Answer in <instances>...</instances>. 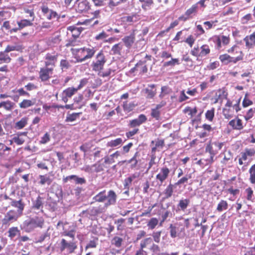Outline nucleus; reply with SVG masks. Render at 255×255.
<instances>
[{
  "instance_id": "72a5a7b5",
  "label": "nucleus",
  "mask_w": 255,
  "mask_h": 255,
  "mask_svg": "<svg viewBox=\"0 0 255 255\" xmlns=\"http://www.w3.org/2000/svg\"><path fill=\"white\" fill-rule=\"evenodd\" d=\"M139 1L142 3L141 7L144 10L150 9L153 4L152 0H139Z\"/></svg>"
},
{
  "instance_id": "aec40b11",
  "label": "nucleus",
  "mask_w": 255,
  "mask_h": 255,
  "mask_svg": "<svg viewBox=\"0 0 255 255\" xmlns=\"http://www.w3.org/2000/svg\"><path fill=\"white\" fill-rule=\"evenodd\" d=\"M134 40L135 36L134 34H130L129 35L126 36L122 39L125 45L128 48L131 46L134 41Z\"/></svg>"
},
{
  "instance_id": "7c9ffc66",
  "label": "nucleus",
  "mask_w": 255,
  "mask_h": 255,
  "mask_svg": "<svg viewBox=\"0 0 255 255\" xmlns=\"http://www.w3.org/2000/svg\"><path fill=\"white\" fill-rule=\"evenodd\" d=\"M138 155V152H136L134 155V156L129 160L128 161H124V162H127L128 163H130V168L133 169L135 168L137 164V160L136 159L137 156Z\"/></svg>"
},
{
  "instance_id": "e433bc0d",
  "label": "nucleus",
  "mask_w": 255,
  "mask_h": 255,
  "mask_svg": "<svg viewBox=\"0 0 255 255\" xmlns=\"http://www.w3.org/2000/svg\"><path fill=\"white\" fill-rule=\"evenodd\" d=\"M249 180L252 184L255 183V164L253 165L249 169Z\"/></svg>"
},
{
  "instance_id": "ea45409f",
  "label": "nucleus",
  "mask_w": 255,
  "mask_h": 255,
  "mask_svg": "<svg viewBox=\"0 0 255 255\" xmlns=\"http://www.w3.org/2000/svg\"><path fill=\"white\" fill-rule=\"evenodd\" d=\"M201 51L199 54V57H204L208 54L210 52L209 46L203 45L201 47Z\"/></svg>"
},
{
  "instance_id": "412c9836",
  "label": "nucleus",
  "mask_w": 255,
  "mask_h": 255,
  "mask_svg": "<svg viewBox=\"0 0 255 255\" xmlns=\"http://www.w3.org/2000/svg\"><path fill=\"white\" fill-rule=\"evenodd\" d=\"M176 186L175 184H172L170 183L164 191L165 197L163 198V199H167L171 197L173 193V189L176 187Z\"/></svg>"
},
{
  "instance_id": "774afa93",
  "label": "nucleus",
  "mask_w": 255,
  "mask_h": 255,
  "mask_svg": "<svg viewBox=\"0 0 255 255\" xmlns=\"http://www.w3.org/2000/svg\"><path fill=\"white\" fill-rule=\"evenodd\" d=\"M247 194V199L248 200H251L253 195V190L251 187L247 188L245 190Z\"/></svg>"
},
{
  "instance_id": "9b49d317",
  "label": "nucleus",
  "mask_w": 255,
  "mask_h": 255,
  "mask_svg": "<svg viewBox=\"0 0 255 255\" xmlns=\"http://www.w3.org/2000/svg\"><path fill=\"white\" fill-rule=\"evenodd\" d=\"M10 205L11 206L17 209V212H16L17 214H18L19 215H22L25 204L22 201L21 199H20L18 201L15 200L14 199L11 200Z\"/></svg>"
},
{
  "instance_id": "f8f14e48",
  "label": "nucleus",
  "mask_w": 255,
  "mask_h": 255,
  "mask_svg": "<svg viewBox=\"0 0 255 255\" xmlns=\"http://www.w3.org/2000/svg\"><path fill=\"white\" fill-rule=\"evenodd\" d=\"M45 59L46 60L45 61L46 67L54 66L57 60V55H51L50 53H47L45 56Z\"/></svg>"
},
{
  "instance_id": "603ef678",
  "label": "nucleus",
  "mask_w": 255,
  "mask_h": 255,
  "mask_svg": "<svg viewBox=\"0 0 255 255\" xmlns=\"http://www.w3.org/2000/svg\"><path fill=\"white\" fill-rule=\"evenodd\" d=\"M128 0H110L109 5L110 7L116 6L120 3L126 2Z\"/></svg>"
},
{
  "instance_id": "680f3d73",
  "label": "nucleus",
  "mask_w": 255,
  "mask_h": 255,
  "mask_svg": "<svg viewBox=\"0 0 255 255\" xmlns=\"http://www.w3.org/2000/svg\"><path fill=\"white\" fill-rule=\"evenodd\" d=\"M108 35L107 34V33L105 31H102V32L100 33L99 34H97L95 36V39L97 40H104L107 37H108Z\"/></svg>"
},
{
  "instance_id": "39448f33",
  "label": "nucleus",
  "mask_w": 255,
  "mask_h": 255,
  "mask_svg": "<svg viewBox=\"0 0 255 255\" xmlns=\"http://www.w3.org/2000/svg\"><path fill=\"white\" fill-rule=\"evenodd\" d=\"M105 211V207L102 206L91 207L86 210L83 211L80 215L90 218L91 217H96Z\"/></svg>"
},
{
  "instance_id": "49530a36",
  "label": "nucleus",
  "mask_w": 255,
  "mask_h": 255,
  "mask_svg": "<svg viewBox=\"0 0 255 255\" xmlns=\"http://www.w3.org/2000/svg\"><path fill=\"white\" fill-rule=\"evenodd\" d=\"M27 119L26 118H22L19 121L16 123L15 127L18 129H21L23 128L27 124Z\"/></svg>"
},
{
  "instance_id": "cd10ccee",
  "label": "nucleus",
  "mask_w": 255,
  "mask_h": 255,
  "mask_svg": "<svg viewBox=\"0 0 255 255\" xmlns=\"http://www.w3.org/2000/svg\"><path fill=\"white\" fill-rule=\"evenodd\" d=\"M77 91V89L73 87H69L64 90L62 94L68 98H71L73 95Z\"/></svg>"
},
{
  "instance_id": "de8ad7c7",
  "label": "nucleus",
  "mask_w": 255,
  "mask_h": 255,
  "mask_svg": "<svg viewBox=\"0 0 255 255\" xmlns=\"http://www.w3.org/2000/svg\"><path fill=\"white\" fill-rule=\"evenodd\" d=\"M134 107V104L132 103H128L127 102H124L123 108L124 111L128 112L132 111Z\"/></svg>"
},
{
  "instance_id": "a18cd8bd",
  "label": "nucleus",
  "mask_w": 255,
  "mask_h": 255,
  "mask_svg": "<svg viewBox=\"0 0 255 255\" xmlns=\"http://www.w3.org/2000/svg\"><path fill=\"white\" fill-rule=\"evenodd\" d=\"M214 108H212L211 110H208L205 113L206 119L210 122H212L214 117Z\"/></svg>"
},
{
  "instance_id": "8fccbe9b",
  "label": "nucleus",
  "mask_w": 255,
  "mask_h": 255,
  "mask_svg": "<svg viewBox=\"0 0 255 255\" xmlns=\"http://www.w3.org/2000/svg\"><path fill=\"white\" fill-rule=\"evenodd\" d=\"M50 140V135L48 132H46L43 136L41 137V139L39 141L40 144H45L48 142Z\"/></svg>"
},
{
  "instance_id": "9d476101",
  "label": "nucleus",
  "mask_w": 255,
  "mask_h": 255,
  "mask_svg": "<svg viewBox=\"0 0 255 255\" xmlns=\"http://www.w3.org/2000/svg\"><path fill=\"white\" fill-rule=\"evenodd\" d=\"M147 120L146 116L143 114L140 115L137 118L129 121L128 126L130 128H135L140 126Z\"/></svg>"
},
{
  "instance_id": "423d86ee",
  "label": "nucleus",
  "mask_w": 255,
  "mask_h": 255,
  "mask_svg": "<svg viewBox=\"0 0 255 255\" xmlns=\"http://www.w3.org/2000/svg\"><path fill=\"white\" fill-rule=\"evenodd\" d=\"M18 217L17 213L14 210H10L4 215L2 219L1 222L2 226L8 227L10 223L16 221Z\"/></svg>"
},
{
  "instance_id": "2eb2a0df",
  "label": "nucleus",
  "mask_w": 255,
  "mask_h": 255,
  "mask_svg": "<svg viewBox=\"0 0 255 255\" xmlns=\"http://www.w3.org/2000/svg\"><path fill=\"white\" fill-rule=\"evenodd\" d=\"M32 209L33 210H40L43 213V202L42 198L38 196L35 201L32 202Z\"/></svg>"
},
{
  "instance_id": "393cba45",
  "label": "nucleus",
  "mask_w": 255,
  "mask_h": 255,
  "mask_svg": "<svg viewBox=\"0 0 255 255\" xmlns=\"http://www.w3.org/2000/svg\"><path fill=\"white\" fill-rule=\"evenodd\" d=\"M68 29L71 30L72 33V37L74 38H77L79 37L81 32L83 30L82 27H77L76 26H70Z\"/></svg>"
},
{
  "instance_id": "f704fd0d",
  "label": "nucleus",
  "mask_w": 255,
  "mask_h": 255,
  "mask_svg": "<svg viewBox=\"0 0 255 255\" xmlns=\"http://www.w3.org/2000/svg\"><path fill=\"white\" fill-rule=\"evenodd\" d=\"M7 53V52H5V50L3 52H0V61H1V63H8L10 62L11 58L9 57Z\"/></svg>"
},
{
  "instance_id": "20e7f679",
  "label": "nucleus",
  "mask_w": 255,
  "mask_h": 255,
  "mask_svg": "<svg viewBox=\"0 0 255 255\" xmlns=\"http://www.w3.org/2000/svg\"><path fill=\"white\" fill-rule=\"evenodd\" d=\"M106 62L105 56L102 51H100L96 55V59L93 61L91 66L93 71L99 73L103 69Z\"/></svg>"
},
{
  "instance_id": "0eeeda50",
  "label": "nucleus",
  "mask_w": 255,
  "mask_h": 255,
  "mask_svg": "<svg viewBox=\"0 0 255 255\" xmlns=\"http://www.w3.org/2000/svg\"><path fill=\"white\" fill-rule=\"evenodd\" d=\"M66 249H68L69 253H73L77 249V246L74 242H68L64 239H62L60 242V250L63 252Z\"/></svg>"
},
{
  "instance_id": "37998d69",
  "label": "nucleus",
  "mask_w": 255,
  "mask_h": 255,
  "mask_svg": "<svg viewBox=\"0 0 255 255\" xmlns=\"http://www.w3.org/2000/svg\"><path fill=\"white\" fill-rule=\"evenodd\" d=\"M219 59L221 61L227 65L229 63H231V59H232V57L227 54H225L223 55H221L219 57Z\"/></svg>"
},
{
  "instance_id": "7ed1b4c3",
  "label": "nucleus",
  "mask_w": 255,
  "mask_h": 255,
  "mask_svg": "<svg viewBox=\"0 0 255 255\" xmlns=\"http://www.w3.org/2000/svg\"><path fill=\"white\" fill-rule=\"evenodd\" d=\"M77 51L78 53L75 58L78 62H82L92 58L96 53V49L94 47H84L78 49Z\"/></svg>"
},
{
  "instance_id": "2f4dec72",
  "label": "nucleus",
  "mask_w": 255,
  "mask_h": 255,
  "mask_svg": "<svg viewBox=\"0 0 255 255\" xmlns=\"http://www.w3.org/2000/svg\"><path fill=\"white\" fill-rule=\"evenodd\" d=\"M32 21L31 20L27 19H22L20 21H18L17 24L19 28L21 29L26 26H32L33 25Z\"/></svg>"
},
{
  "instance_id": "58836bf2",
  "label": "nucleus",
  "mask_w": 255,
  "mask_h": 255,
  "mask_svg": "<svg viewBox=\"0 0 255 255\" xmlns=\"http://www.w3.org/2000/svg\"><path fill=\"white\" fill-rule=\"evenodd\" d=\"M179 59L177 58H171V60L165 62L163 63V66L164 67L171 66L174 67L175 65H179Z\"/></svg>"
},
{
  "instance_id": "f257e3e1",
  "label": "nucleus",
  "mask_w": 255,
  "mask_h": 255,
  "mask_svg": "<svg viewBox=\"0 0 255 255\" xmlns=\"http://www.w3.org/2000/svg\"><path fill=\"white\" fill-rule=\"evenodd\" d=\"M93 199L95 202H105L103 207H105V209L106 210L110 206L114 205L116 203L117 195L113 190H110L107 192L106 190H104L96 195Z\"/></svg>"
},
{
  "instance_id": "4be33fe9",
  "label": "nucleus",
  "mask_w": 255,
  "mask_h": 255,
  "mask_svg": "<svg viewBox=\"0 0 255 255\" xmlns=\"http://www.w3.org/2000/svg\"><path fill=\"white\" fill-rule=\"evenodd\" d=\"M15 104L10 101L7 100L0 102V108H3L6 111H11L14 106Z\"/></svg>"
},
{
  "instance_id": "f03ea898",
  "label": "nucleus",
  "mask_w": 255,
  "mask_h": 255,
  "mask_svg": "<svg viewBox=\"0 0 255 255\" xmlns=\"http://www.w3.org/2000/svg\"><path fill=\"white\" fill-rule=\"evenodd\" d=\"M44 224V219L41 216L30 217L23 221L20 227L26 233H30L35 229L42 228Z\"/></svg>"
},
{
  "instance_id": "dca6fc26",
  "label": "nucleus",
  "mask_w": 255,
  "mask_h": 255,
  "mask_svg": "<svg viewBox=\"0 0 255 255\" xmlns=\"http://www.w3.org/2000/svg\"><path fill=\"white\" fill-rule=\"evenodd\" d=\"M89 8V2L87 0H84L78 3L77 10L82 13L88 11Z\"/></svg>"
},
{
  "instance_id": "09e8293b",
  "label": "nucleus",
  "mask_w": 255,
  "mask_h": 255,
  "mask_svg": "<svg viewBox=\"0 0 255 255\" xmlns=\"http://www.w3.org/2000/svg\"><path fill=\"white\" fill-rule=\"evenodd\" d=\"M138 62H141L139 67L137 71H139L140 73H146L147 71V68L145 65L146 61H139Z\"/></svg>"
},
{
  "instance_id": "1a4fd4ad",
  "label": "nucleus",
  "mask_w": 255,
  "mask_h": 255,
  "mask_svg": "<svg viewBox=\"0 0 255 255\" xmlns=\"http://www.w3.org/2000/svg\"><path fill=\"white\" fill-rule=\"evenodd\" d=\"M143 92L146 94V98L148 99L153 98L156 94V85H147V86L143 90Z\"/></svg>"
},
{
  "instance_id": "ddd939ff",
  "label": "nucleus",
  "mask_w": 255,
  "mask_h": 255,
  "mask_svg": "<svg viewBox=\"0 0 255 255\" xmlns=\"http://www.w3.org/2000/svg\"><path fill=\"white\" fill-rule=\"evenodd\" d=\"M229 125L231 126L233 129L236 130H241L243 128L242 121L240 119H236L231 120L229 123Z\"/></svg>"
},
{
  "instance_id": "f3484780",
  "label": "nucleus",
  "mask_w": 255,
  "mask_h": 255,
  "mask_svg": "<svg viewBox=\"0 0 255 255\" xmlns=\"http://www.w3.org/2000/svg\"><path fill=\"white\" fill-rule=\"evenodd\" d=\"M197 4H195L194 5H193L191 7L189 8L187 10V11L185 12V15L186 17L184 16H181L179 18L180 20H183L184 21L186 20L189 16H191V14L195 13L196 12L197 9Z\"/></svg>"
},
{
  "instance_id": "69168bd1",
  "label": "nucleus",
  "mask_w": 255,
  "mask_h": 255,
  "mask_svg": "<svg viewBox=\"0 0 255 255\" xmlns=\"http://www.w3.org/2000/svg\"><path fill=\"white\" fill-rule=\"evenodd\" d=\"M114 71L111 69H108L107 71L104 72H102L101 71L98 73L99 76L102 77H106L111 75L112 72H114Z\"/></svg>"
},
{
  "instance_id": "4468645a",
  "label": "nucleus",
  "mask_w": 255,
  "mask_h": 255,
  "mask_svg": "<svg viewBox=\"0 0 255 255\" xmlns=\"http://www.w3.org/2000/svg\"><path fill=\"white\" fill-rule=\"evenodd\" d=\"M7 236L11 239H13L15 237H17V239L20 235V231L17 227H12L10 228L8 230Z\"/></svg>"
},
{
  "instance_id": "6e6552de",
  "label": "nucleus",
  "mask_w": 255,
  "mask_h": 255,
  "mask_svg": "<svg viewBox=\"0 0 255 255\" xmlns=\"http://www.w3.org/2000/svg\"><path fill=\"white\" fill-rule=\"evenodd\" d=\"M169 172V169L166 166H164L160 169V172L156 176V179L160 182V185H161L167 179Z\"/></svg>"
},
{
  "instance_id": "6e6d98bb",
  "label": "nucleus",
  "mask_w": 255,
  "mask_h": 255,
  "mask_svg": "<svg viewBox=\"0 0 255 255\" xmlns=\"http://www.w3.org/2000/svg\"><path fill=\"white\" fill-rule=\"evenodd\" d=\"M151 116L156 120H158L160 118V112L157 109H152L151 110Z\"/></svg>"
},
{
  "instance_id": "338daca9",
  "label": "nucleus",
  "mask_w": 255,
  "mask_h": 255,
  "mask_svg": "<svg viewBox=\"0 0 255 255\" xmlns=\"http://www.w3.org/2000/svg\"><path fill=\"white\" fill-rule=\"evenodd\" d=\"M172 216V213L168 210H166V212L163 214L161 216L162 217V220L161 222H164L168 217H171Z\"/></svg>"
},
{
  "instance_id": "13d9d810",
  "label": "nucleus",
  "mask_w": 255,
  "mask_h": 255,
  "mask_svg": "<svg viewBox=\"0 0 255 255\" xmlns=\"http://www.w3.org/2000/svg\"><path fill=\"white\" fill-rule=\"evenodd\" d=\"M133 181L129 177L126 178L124 182V186L125 189L129 190Z\"/></svg>"
},
{
  "instance_id": "bb28decb",
  "label": "nucleus",
  "mask_w": 255,
  "mask_h": 255,
  "mask_svg": "<svg viewBox=\"0 0 255 255\" xmlns=\"http://www.w3.org/2000/svg\"><path fill=\"white\" fill-rule=\"evenodd\" d=\"M81 114V113H73L72 114L68 113L65 122H72L75 121L79 117Z\"/></svg>"
},
{
  "instance_id": "3c124183",
  "label": "nucleus",
  "mask_w": 255,
  "mask_h": 255,
  "mask_svg": "<svg viewBox=\"0 0 255 255\" xmlns=\"http://www.w3.org/2000/svg\"><path fill=\"white\" fill-rule=\"evenodd\" d=\"M190 178V175H186V176L180 178L177 182L175 183V185L177 186L178 185L187 183L188 182V179Z\"/></svg>"
},
{
  "instance_id": "5701e85b",
  "label": "nucleus",
  "mask_w": 255,
  "mask_h": 255,
  "mask_svg": "<svg viewBox=\"0 0 255 255\" xmlns=\"http://www.w3.org/2000/svg\"><path fill=\"white\" fill-rule=\"evenodd\" d=\"M205 151L209 152L210 154V158L207 160L210 163H213L214 161V157L216 155V152L213 150L212 146L210 143L208 144L206 146Z\"/></svg>"
},
{
  "instance_id": "c85d7f7f",
  "label": "nucleus",
  "mask_w": 255,
  "mask_h": 255,
  "mask_svg": "<svg viewBox=\"0 0 255 255\" xmlns=\"http://www.w3.org/2000/svg\"><path fill=\"white\" fill-rule=\"evenodd\" d=\"M123 143V140L122 138H117L109 141L107 143V146L114 147L121 145Z\"/></svg>"
},
{
  "instance_id": "a878e982",
  "label": "nucleus",
  "mask_w": 255,
  "mask_h": 255,
  "mask_svg": "<svg viewBox=\"0 0 255 255\" xmlns=\"http://www.w3.org/2000/svg\"><path fill=\"white\" fill-rule=\"evenodd\" d=\"M23 49L22 45L16 44L14 45H7L5 49V52H9L12 51H21Z\"/></svg>"
},
{
  "instance_id": "4c0bfd02",
  "label": "nucleus",
  "mask_w": 255,
  "mask_h": 255,
  "mask_svg": "<svg viewBox=\"0 0 255 255\" xmlns=\"http://www.w3.org/2000/svg\"><path fill=\"white\" fill-rule=\"evenodd\" d=\"M122 49V46L120 44H115L111 49V52L114 55H121V51Z\"/></svg>"
},
{
  "instance_id": "a19ab883",
  "label": "nucleus",
  "mask_w": 255,
  "mask_h": 255,
  "mask_svg": "<svg viewBox=\"0 0 255 255\" xmlns=\"http://www.w3.org/2000/svg\"><path fill=\"white\" fill-rule=\"evenodd\" d=\"M39 77L42 81H46L50 78L49 74L44 69V68H41Z\"/></svg>"
},
{
  "instance_id": "e2e57ef3",
  "label": "nucleus",
  "mask_w": 255,
  "mask_h": 255,
  "mask_svg": "<svg viewBox=\"0 0 255 255\" xmlns=\"http://www.w3.org/2000/svg\"><path fill=\"white\" fill-rule=\"evenodd\" d=\"M74 181L76 184L80 185L85 184L86 182V180L84 178L79 177L77 175H75Z\"/></svg>"
},
{
  "instance_id": "a211bd4d",
  "label": "nucleus",
  "mask_w": 255,
  "mask_h": 255,
  "mask_svg": "<svg viewBox=\"0 0 255 255\" xmlns=\"http://www.w3.org/2000/svg\"><path fill=\"white\" fill-rule=\"evenodd\" d=\"M190 202L189 199H181L179 200L177 205V209L178 210L184 211Z\"/></svg>"
},
{
  "instance_id": "052dcab7",
  "label": "nucleus",
  "mask_w": 255,
  "mask_h": 255,
  "mask_svg": "<svg viewBox=\"0 0 255 255\" xmlns=\"http://www.w3.org/2000/svg\"><path fill=\"white\" fill-rule=\"evenodd\" d=\"M254 113H255V108L250 109L245 116V120L248 121L251 119L254 116Z\"/></svg>"
},
{
  "instance_id": "5fc2aeb1",
  "label": "nucleus",
  "mask_w": 255,
  "mask_h": 255,
  "mask_svg": "<svg viewBox=\"0 0 255 255\" xmlns=\"http://www.w3.org/2000/svg\"><path fill=\"white\" fill-rule=\"evenodd\" d=\"M98 239L96 238L95 240L90 241L85 247V250H87L89 248H95L97 246Z\"/></svg>"
},
{
  "instance_id": "79ce46f5",
  "label": "nucleus",
  "mask_w": 255,
  "mask_h": 255,
  "mask_svg": "<svg viewBox=\"0 0 255 255\" xmlns=\"http://www.w3.org/2000/svg\"><path fill=\"white\" fill-rule=\"evenodd\" d=\"M228 207V203L226 201L222 200L218 204L217 210L219 212H222L224 210H227Z\"/></svg>"
},
{
  "instance_id": "864d4df0",
  "label": "nucleus",
  "mask_w": 255,
  "mask_h": 255,
  "mask_svg": "<svg viewBox=\"0 0 255 255\" xmlns=\"http://www.w3.org/2000/svg\"><path fill=\"white\" fill-rule=\"evenodd\" d=\"M170 229V236L172 238H175L177 236V228L173 225L172 224H171L169 226Z\"/></svg>"
},
{
  "instance_id": "473e14b6",
  "label": "nucleus",
  "mask_w": 255,
  "mask_h": 255,
  "mask_svg": "<svg viewBox=\"0 0 255 255\" xmlns=\"http://www.w3.org/2000/svg\"><path fill=\"white\" fill-rule=\"evenodd\" d=\"M35 104V102L29 100H23L19 104V107L22 109H26Z\"/></svg>"
},
{
  "instance_id": "c9c22d12",
  "label": "nucleus",
  "mask_w": 255,
  "mask_h": 255,
  "mask_svg": "<svg viewBox=\"0 0 255 255\" xmlns=\"http://www.w3.org/2000/svg\"><path fill=\"white\" fill-rule=\"evenodd\" d=\"M123 240L122 238L116 236L111 241V244L117 248H120L122 246Z\"/></svg>"
},
{
  "instance_id": "bf43d9fd",
  "label": "nucleus",
  "mask_w": 255,
  "mask_h": 255,
  "mask_svg": "<svg viewBox=\"0 0 255 255\" xmlns=\"http://www.w3.org/2000/svg\"><path fill=\"white\" fill-rule=\"evenodd\" d=\"M50 234L48 233V232H46L43 234L41 235L38 239V240L35 242L36 243H42L46 239L49 238Z\"/></svg>"
},
{
  "instance_id": "b1692460",
  "label": "nucleus",
  "mask_w": 255,
  "mask_h": 255,
  "mask_svg": "<svg viewBox=\"0 0 255 255\" xmlns=\"http://www.w3.org/2000/svg\"><path fill=\"white\" fill-rule=\"evenodd\" d=\"M255 154V150L254 149H249L246 148L245 152L241 153V155L242 156L243 160H246L248 159V157H252L254 156Z\"/></svg>"
},
{
  "instance_id": "0e129e2a",
  "label": "nucleus",
  "mask_w": 255,
  "mask_h": 255,
  "mask_svg": "<svg viewBox=\"0 0 255 255\" xmlns=\"http://www.w3.org/2000/svg\"><path fill=\"white\" fill-rule=\"evenodd\" d=\"M60 66L62 70L67 69L70 67V64L66 60L62 59L60 62Z\"/></svg>"
},
{
  "instance_id": "c03bdc74",
  "label": "nucleus",
  "mask_w": 255,
  "mask_h": 255,
  "mask_svg": "<svg viewBox=\"0 0 255 255\" xmlns=\"http://www.w3.org/2000/svg\"><path fill=\"white\" fill-rule=\"evenodd\" d=\"M158 223V220L156 218H152L148 222V227L152 230L155 228Z\"/></svg>"
},
{
  "instance_id": "c756f323",
  "label": "nucleus",
  "mask_w": 255,
  "mask_h": 255,
  "mask_svg": "<svg viewBox=\"0 0 255 255\" xmlns=\"http://www.w3.org/2000/svg\"><path fill=\"white\" fill-rule=\"evenodd\" d=\"M39 178L40 180L39 181L38 183L41 185H43L46 183L48 185H49L52 182V180L49 176H47L46 175H40L39 176Z\"/></svg>"
},
{
  "instance_id": "4d7b16f0",
  "label": "nucleus",
  "mask_w": 255,
  "mask_h": 255,
  "mask_svg": "<svg viewBox=\"0 0 255 255\" xmlns=\"http://www.w3.org/2000/svg\"><path fill=\"white\" fill-rule=\"evenodd\" d=\"M47 206L50 211H54L57 209V204L55 201H48Z\"/></svg>"
},
{
  "instance_id": "6ab92c4d",
  "label": "nucleus",
  "mask_w": 255,
  "mask_h": 255,
  "mask_svg": "<svg viewBox=\"0 0 255 255\" xmlns=\"http://www.w3.org/2000/svg\"><path fill=\"white\" fill-rule=\"evenodd\" d=\"M244 41L246 42V46L248 48H251L255 43V32H253L249 37L246 36Z\"/></svg>"
}]
</instances>
